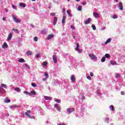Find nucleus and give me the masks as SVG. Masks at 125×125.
Segmentation results:
<instances>
[{"label": "nucleus", "mask_w": 125, "mask_h": 125, "mask_svg": "<svg viewBox=\"0 0 125 125\" xmlns=\"http://www.w3.org/2000/svg\"><path fill=\"white\" fill-rule=\"evenodd\" d=\"M31 114V110H27L26 112H25V115L28 117L29 119H35V116H31L30 114Z\"/></svg>", "instance_id": "obj_1"}, {"label": "nucleus", "mask_w": 125, "mask_h": 125, "mask_svg": "<svg viewBox=\"0 0 125 125\" xmlns=\"http://www.w3.org/2000/svg\"><path fill=\"white\" fill-rule=\"evenodd\" d=\"M89 57H90V58H91V59L92 60H95L97 59V57L92 54H89Z\"/></svg>", "instance_id": "obj_2"}, {"label": "nucleus", "mask_w": 125, "mask_h": 125, "mask_svg": "<svg viewBox=\"0 0 125 125\" xmlns=\"http://www.w3.org/2000/svg\"><path fill=\"white\" fill-rule=\"evenodd\" d=\"M12 17L14 21H15V22H16V23H20L21 22V21H19V20H18V19H16V17H15V16H14V15H12Z\"/></svg>", "instance_id": "obj_3"}, {"label": "nucleus", "mask_w": 125, "mask_h": 125, "mask_svg": "<svg viewBox=\"0 0 125 125\" xmlns=\"http://www.w3.org/2000/svg\"><path fill=\"white\" fill-rule=\"evenodd\" d=\"M75 108H68L66 109V111L67 112V113H68V114H71V113H73V112L74 111Z\"/></svg>", "instance_id": "obj_4"}, {"label": "nucleus", "mask_w": 125, "mask_h": 125, "mask_svg": "<svg viewBox=\"0 0 125 125\" xmlns=\"http://www.w3.org/2000/svg\"><path fill=\"white\" fill-rule=\"evenodd\" d=\"M90 22H91V19L90 18H89L85 21H84V24H85V25H87V24H89Z\"/></svg>", "instance_id": "obj_5"}, {"label": "nucleus", "mask_w": 125, "mask_h": 125, "mask_svg": "<svg viewBox=\"0 0 125 125\" xmlns=\"http://www.w3.org/2000/svg\"><path fill=\"white\" fill-rule=\"evenodd\" d=\"M119 9H120V10H124V7L123 6V2H120L119 3Z\"/></svg>", "instance_id": "obj_6"}, {"label": "nucleus", "mask_w": 125, "mask_h": 125, "mask_svg": "<svg viewBox=\"0 0 125 125\" xmlns=\"http://www.w3.org/2000/svg\"><path fill=\"white\" fill-rule=\"evenodd\" d=\"M70 80L72 83H75V82H76V77H75V75H71L70 77Z\"/></svg>", "instance_id": "obj_7"}, {"label": "nucleus", "mask_w": 125, "mask_h": 125, "mask_svg": "<svg viewBox=\"0 0 125 125\" xmlns=\"http://www.w3.org/2000/svg\"><path fill=\"white\" fill-rule=\"evenodd\" d=\"M54 38V35L53 34H49L47 36V40H51Z\"/></svg>", "instance_id": "obj_8"}, {"label": "nucleus", "mask_w": 125, "mask_h": 125, "mask_svg": "<svg viewBox=\"0 0 125 125\" xmlns=\"http://www.w3.org/2000/svg\"><path fill=\"white\" fill-rule=\"evenodd\" d=\"M93 14L95 18H98L99 17V14L98 13L94 12Z\"/></svg>", "instance_id": "obj_9"}, {"label": "nucleus", "mask_w": 125, "mask_h": 125, "mask_svg": "<svg viewBox=\"0 0 125 125\" xmlns=\"http://www.w3.org/2000/svg\"><path fill=\"white\" fill-rule=\"evenodd\" d=\"M12 39V33H11L8 35V38L7 39V41H10Z\"/></svg>", "instance_id": "obj_10"}, {"label": "nucleus", "mask_w": 125, "mask_h": 125, "mask_svg": "<svg viewBox=\"0 0 125 125\" xmlns=\"http://www.w3.org/2000/svg\"><path fill=\"white\" fill-rule=\"evenodd\" d=\"M44 75L45 76V78L42 80V82H45L46 81L47 79V72H45Z\"/></svg>", "instance_id": "obj_11"}, {"label": "nucleus", "mask_w": 125, "mask_h": 125, "mask_svg": "<svg viewBox=\"0 0 125 125\" xmlns=\"http://www.w3.org/2000/svg\"><path fill=\"white\" fill-rule=\"evenodd\" d=\"M53 60L54 63H56L57 62V58L56 55L53 56Z\"/></svg>", "instance_id": "obj_12"}, {"label": "nucleus", "mask_w": 125, "mask_h": 125, "mask_svg": "<svg viewBox=\"0 0 125 125\" xmlns=\"http://www.w3.org/2000/svg\"><path fill=\"white\" fill-rule=\"evenodd\" d=\"M57 22V17H55L54 18V21L53 23L54 26L56 25Z\"/></svg>", "instance_id": "obj_13"}, {"label": "nucleus", "mask_w": 125, "mask_h": 125, "mask_svg": "<svg viewBox=\"0 0 125 125\" xmlns=\"http://www.w3.org/2000/svg\"><path fill=\"white\" fill-rule=\"evenodd\" d=\"M2 47V48H7V47H8V45H7V43L5 42L3 43Z\"/></svg>", "instance_id": "obj_14"}, {"label": "nucleus", "mask_w": 125, "mask_h": 125, "mask_svg": "<svg viewBox=\"0 0 125 125\" xmlns=\"http://www.w3.org/2000/svg\"><path fill=\"white\" fill-rule=\"evenodd\" d=\"M111 41H112V39L111 38H109L105 42L104 44H107L109 43V42H111Z\"/></svg>", "instance_id": "obj_15"}, {"label": "nucleus", "mask_w": 125, "mask_h": 125, "mask_svg": "<svg viewBox=\"0 0 125 125\" xmlns=\"http://www.w3.org/2000/svg\"><path fill=\"white\" fill-rule=\"evenodd\" d=\"M19 5L21 7H26V4L24 3H20Z\"/></svg>", "instance_id": "obj_16"}, {"label": "nucleus", "mask_w": 125, "mask_h": 125, "mask_svg": "<svg viewBox=\"0 0 125 125\" xmlns=\"http://www.w3.org/2000/svg\"><path fill=\"white\" fill-rule=\"evenodd\" d=\"M65 20H66V16H63L62 17V24H64V23H65Z\"/></svg>", "instance_id": "obj_17"}, {"label": "nucleus", "mask_w": 125, "mask_h": 125, "mask_svg": "<svg viewBox=\"0 0 125 125\" xmlns=\"http://www.w3.org/2000/svg\"><path fill=\"white\" fill-rule=\"evenodd\" d=\"M110 63L112 65H117V62L114 61H110Z\"/></svg>", "instance_id": "obj_18"}, {"label": "nucleus", "mask_w": 125, "mask_h": 125, "mask_svg": "<svg viewBox=\"0 0 125 125\" xmlns=\"http://www.w3.org/2000/svg\"><path fill=\"white\" fill-rule=\"evenodd\" d=\"M0 92H1V93L4 94L5 93V90L2 88L0 87Z\"/></svg>", "instance_id": "obj_19"}, {"label": "nucleus", "mask_w": 125, "mask_h": 125, "mask_svg": "<svg viewBox=\"0 0 125 125\" xmlns=\"http://www.w3.org/2000/svg\"><path fill=\"white\" fill-rule=\"evenodd\" d=\"M66 12H67V14H68V15L70 16V17H73V15L72 14H71V12H70V11L69 10H67Z\"/></svg>", "instance_id": "obj_20"}, {"label": "nucleus", "mask_w": 125, "mask_h": 125, "mask_svg": "<svg viewBox=\"0 0 125 125\" xmlns=\"http://www.w3.org/2000/svg\"><path fill=\"white\" fill-rule=\"evenodd\" d=\"M23 93L24 94H26V95H28L29 96H31V93L27 91H25L23 92Z\"/></svg>", "instance_id": "obj_21"}, {"label": "nucleus", "mask_w": 125, "mask_h": 125, "mask_svg": "<svg viewBox=\"0 0 125 125\" xmlns=\"http://www.w3.org/2000/svg\"><path fill=\"white\" fill-rule=\"evenodd\" d=\"M19 63H24V62H25V60L24 59L21 58L19 60Z\"/></svg>", "instance_id": "obj_22"}, {"label": "nucleus", "mask_w": 125, "mask_h": 125, "mask_svg": "<svg viewBox=\"0 0 125 125\" xmlns=\"http://www.w3.org/2000/svg\"><path fill=\"white\" fill-rule=\"evenodd\" d=\"M1 86L4 88H7V85H6L5 84L1 83Z\"/></svg>", "instance_id": "obj_23"}, {"label": "nucleus", "mask_w": 125, "mask_h": 125, "mask_svg": "<svg viewBox=\"0 0 125 125\" xmlns=\"http://www.w3.org/2000/svg\"><path fill=\"white\" fill-rule=\"evenodd\" d=\"M109 108L111 111H115V108H114V106H113V105L109 106Z\"/></svg>", "instance_id": "obj_24"}, {"label": "nucleus", "mask_w": 125, "mask_h": 125, "mask_svg": "<svg viewBox=\"0 0 125 125\" xmlns=\"http://www.w3.org/2000/svg\"><path fill=\"white\" fill-rule=\"evenodd\" d=\"M12 30L14 31V33H17V34H18V33H19V30H18V29H17L13 28Z\"/></svg>", "instance_id": "obj_25"}, {"label": "nucleus", "mask_w": 125, "mask_h": 125, "mask_svg": "<svg viewBox=\"0 0 125 125\" xmlns=\"http://www.w3.org/2000/svg\"><path fill=\"white\" fill-rule=\"evenodd\" d=\"M54 101L57 103H61V100L57 99H54Z\"/></svg>", "instance_id": "obj_26"}, {"label": "nucleus", "mask_w": 125, "mask_h": 125, "mask_svg": "<svg viewBox=\"0 0 125 125\" xmlns=\"http://www.w3.org/2000/svg\"><path fill=\"white\" fill-rule=\"evenodd\" d=\"M15 90L16 91H17V92H19L20 91H21L20 88L18 87H16V88H15Z\"/></svg>", "instance_id": "obj_27"}, {"label": "nucleus", "mask_w": 125, "mask_h": 125, "mask_svg": "<svg viewBox=\"0 0 125 125\" xmlns=\"http://www.w3.org/2000/svg\"><path fill=\"white\" fill-rule=\"evenodd\" d=\"M79 48H80V44L79 43H77L76 45V47L75 48V50L77 49H79Z\"/></svg>", "instance_id": "obj_28"}, {"label": "nucleus", "mask_w": 125, "mask_h": 125, "mask_svg": "<svg viewBox=\"0 0 125 125\" xmlns=\"http://www.w3.org/2000/svg\"><path fill=\"white\" fill-rule=\"evenodd\" d=\"M26 54L28 56H30L32 54V52L30 50H28L26 52Z\"/></svg>", "instance_id": "obj_29"}, {"label": "nucleus", "mask_w": 125, "mask_h": 125, "mask_svg": "<svg viewBox=\"0 0 125 125\" xmlns=\"http://www.w3.org/2000/svg\"><path fill=\"white\" fill-rule=\"evenodd\" d=\"M101 61V62H105V61H106V58L105 57H103Z\"/></svg>", "instance_id": "obj_30"}, {"label": "nucleus", "mask_w": 125, "mask_h": 125, "mask_svg": "<svg viewBox=\"0 0 125 125\" xmlns=\"http://www.w3.org/2000/svg\"><path fill=\"white\" fill-rule=\"evenodd\" d=\"M54 107L55 108L57 109H59V108H60V106H59V105L57 104H54Z\"/></svg>", "instance_id": "obj_31"}, {"label": "nucleus", "mask_w": 125, "mask_h": 125, "mask_svg": "<svg viewBox=\"0 0 125 125\" xmlns=\"http://www.w3.org/2000/svg\"><path fill=\"white\" fill-rule=\"evenodd\" d=\"M104 122H105V123H109V118L105 117L104 118Z\"/></svg>", "instance_id": "obj_32"}, {"label": "nucleus", "mask_w": 125, "mask_h": 125, "mask_svg": "<svg viewBox=\"0 0 125 125\" xmlns=\"http://www.w3.org/2000/svg\"><path fill=\"white\" fill-rule=\"evenodd\" d=\"M91 27H92L93 30H94V31H95V30H96V27L95 26V25H94V24H92Z\"/></svg>", "instance_id": "obj_33"}, {"label": "nucleus", "mask_w": 125, "mask_h": 125, "mask_svg": "<svg viewBox=\"0 0 125 125\" xmlns=\"http://www.w3.org/2000/svg\"><path fill=\"white\" fill-rule=\"evenodd\" d=\"M31 85L33 87H37V84H36V83H31Z\"/></svg>", "instance_id": "obj_34"}, {"label": "nucleus", "mask_w": 125, "mask_h": 125, "mask_svg": "<svg viewBox=\"0 0 125 125\" xmlns=\"http://www.w3.org/2000/svg\"><path fill=\"white\" fill-rule=\"evenodd\" d=\"M104 57H105V58H109L110 57V54H105L104 55Z\"/></svg>", "instance_id": "obj_35"}, {"label": "nucleus", "mask_w": 125, "mask_h": 125, "mask_svg": "<svg viewBox=\"0 0 125 125\" xmlns=\"http://www.w3.org/2000/svg\"><path fill=\"white\" fill-rule=\"evenodd\" d=\"M10 100H7V99H5V103H10Z\"/></svg>", "instance_id": "obj_36"}, {"label": "nucleus", "mask_w": 125, "mask_h": 125, "mask_svg": "<svg viewBox=\"0 0 125 125\" xmlns=\"http://www.w3.org/2000/svg\"><path fill=\"white\" fill-rule=\"evenodd\" d=\"M42 66H46L47 65V62H43L42 63Z\"/></svg>", "instance_id": "obj_37"}, {"label": "nucleus", "mask_w": 125, "mask_h": 125, "mask_svg": "<svg viewBox=\"0 0 125 125\" xmlns=\"http://www.w3.org/2000/svg\"><path fill=\"white\" fill-rule=\"evenodd\" d=\"M77 52H78V53H82V50L79 49H77V50H75Z\"/></svg>", "instance_id": "obj_38"}, {"label": "nucleus", "mask_w": 125, "mask_h": 125, "mask_svg": "<svg viewBox=\"0 0 125 125\" xmlns=\"http://www.w3.org/2000/svg\"><path fill=\"white\" fill-rule=\"evenodd\" d=\"M30 93H31V94H33V95H35V94H36V91H31V92H30Z\"/></svg>", "instance_id": "obj_39"}, {"label": "nucleus", "mask_w": 125, "mask_h": 125, "mask_svg": "<svg viewBox=\"0 0 125 125\" xmlns=\"http://www.w3.org/2000/svg\"><path fill=\"white\" fill-rule=\"evenodd\" d=\"M24 67H25V68H29V65H28V64L27 63H24L23 64Z\"/></svg>", "instance_id": "obj_40"}, {"label": "nucleus", "mask_w": 125, "mask_h": 125, "mask_svg": "<svg viewBox=\"0 0 125 125\" xmlns=\"http://www.w3.org/2000/svg\"><path fill=\"white\" fill-rule=\"evenodd\" d=\"M82 9V6H79L78 7V10H79V11H81Z\"/></svg>", "instance_id": "obj_41"}, {"label": "nucleus", "mask_w": 125, "mask_h": 125, "mask_svg": "<svg viewBox=\"0 0 125 125\" xmlns=\"http://www.w3.org/2000/svg\"><path fill=\"white\" fill-rule=\"evenodd\" d=\"M34 41H35V42H38V37H35L34 38Z\"/></svg>", "instance_id": "obj_42"}, {"label": "nucleus", "mask_w": 125, "mask_h": 125, "mask_svg": "<svg viewBox=\"0 0 125 125\" xmlns=\"http://www.w3.org/2000/svg\"><path fill=\"white\" fill-rule=\"evenodd\" d=\"M40 54H37L36 55H35V57L36 58H39V57H40Z\"/></svg>", "instance_id": "obj_43"}, {"label": "nucleus", "mask_w": 125, "mask_h": 125, "mask_svg": "<svg viewBox=\"0 0 125 125\" xmlns=\"http://www.w3.org/2000/svg\"><path fill=\"white\" fill-rule=\"evenodd\" d=\"M97 95L99 96H100V95H102V94L98 91L97 92Z\"/></svg>", "instance_id": "obj_44"}, {"label": "nucleus", "mask_w": 125, "mask_h": 125, "mask_svg": "<svg viewBox=\"0 0 125 125\" xmlns=\"http://www.w3.org/2000/svg\"><path fill=\"white\" fill-rule=\"evenodd\" d=\"M47 100H52V98L51 97H47Z\"/></svg>", "instance_id": "obj_45"}, {"label": "nucleus", "mask_w": 125, "mask_h": 125, "mask_svg": "<svg viewBox=\"0 0 125 125\" xmlns=\"http://www.w3.org/2000/svg\"><path fill=\"white\" fill-rule=\"evenodd\" d=\"M70 28L71 29H72V30H75V26H73V25H71L70 26Z\"/></svg>", "instance_id": "obj_46"}, {"label": "nucleus", "mask_w": 125, "mask_h": 125, "mask_svg": "<svg viewBox=\"0 0 125 125\" xmlns=\"http://www.w3.org/2000/svg\"><path fill=\"white\" fill-rule=\"evenodd\" d=\"M113 19H117V18H118V16L116 15H114L113 16Z\"/></svg>", "instance_id": "obj_47"}, {"label": "nucleus", "mask_w": 125, "mask_h": 125, "mask_svg": "<svg viewBox=\"0 0 125 125\" xmlns=\"http://www.w3.org/2000/svg\"><path fill=\"white\" fill-rule=\"evenodd\" d=\"M87 79L89 80V81H91V77H90V76L87 77Z\"/></svg>", "instance_id": "obj_48"}, {"label": "nucleus", "mask_w": 125, "mask_h": 125, "mask_svg": "<svg viewBox=\"0 0 125 125\" xmlns=\"http://www.w3.org/2000/svg\"><path fill=\"white\" fill-rule=\"evenodd\" d=\"M50 15L52 16H55V13H51L50 14Z\"/></svg>", "instance_id": "obj_49"}, {"label": "nucleus", "mask_w": 125, "mask_h": 125, "mask_svg": "<svg viewBox=\"0 0 125 125\" xmlns=\"http://www.w3.org/2000/svg\"><path fill=\"white\" fill-rule=\"evenodd\" d=\"M90 77H93V76H94V74H93L92 72H90Z\"/></svg>", "instance_id": "obj_50"}, {"label": "nucleus", "mask_w": 125, "mask_h": 125, "mask_svg": "<svg viewBox=\"0 0 125 125\" xmlns=\"http://www.w3.org/2000/svg\"><path fill=\"white\" fill-rule=\"evenodd\" d=\"M120 77H121V76L120 75V74H117L116 78H120Z\"/></svg>", "instance_id": "obj_51"}, {"label": "nucleus", "mask_w": 125, "mask_h": 125, "mask_svg": "<svg viewBox=\"0 0 125 125\" xmlns=\"http://www.w3.org/2000/svg\"><path fill=\"white\" fill-rule=\"evenodd\" d=\"M121 95H125V92L121 91Z\"/></svg>", "instance_id": "obj_52"}, {"label": "nucleus", "mask_w": 125, "mask_h": 125, "mask_svg": "<svg viewBox=\"0 0 125 125\" xmlns=\"http://www.w3.org/2000/svg\"><path fill=\"white\" fill-rule=\"evenodd\" d=\"M58 125H66L64 123H60Z\"/></svg>", "instance_id": "obj_53"}, {"label": "nucleus", "mask_w": 125, "mask_h": 125, "mask_svg": "<svg viewBox=\"0 0 125 125\" xmlns=\"http://www.w3.org/2000/svg\"><path fill=\"white\" fill-rule=\"evenodd\" d=\"M12 6L13 8H14V9H15L16 8V6H15V5H12Z\"/></svg>", "instance_id": "obj_54"}, {"label": "nucleus", "mask_w": 125, "mask_h": 125, "mask_svg": "<svg viewBox=\"0 0 125 125\" xmlns=\"http://www.w3.org/2000/svg\"><path fill=\"white\" fill-rule=\"evenodd\" d=\"M72 37L74 40H76V37H75V35H74V34H72Z\"/></svg>", "instance_id": "obj_55"}, {"label": "nucleus", "mask_w": 125, "mask_h": 125, "mask_svg": "<svg viewBox=\"0 0 125 125\" xmlns=\"http://www.w3.org/2000/svg\"><path fill=\"white\" fill-rule=\"evenodd\" d=\"M2 20L3 21H5V18L4 17H3Z\"/></svg>", "instance_id": "obj_56"}, {"label": "nucleus", "mask_w": 125, "mask_h": 125, "mask_svg": "<svg viewBox=\"0 0 125 125\" xmlns=\"http://www.w3.org/2000/svg\"><path fill=\"white\" fill-rule=\"evenodd\" d=\"M62 12H63V13H65V9H62Z\"/></svg>", "instance_id": "obj_57"}, {"label": "nucleus", "mask_w": 125, "mask_h": 125, "mask_svg": "<svg viewBox=\"0 0 125 125\" xmlns=\"http://www.w3.org/2000/svg\"><path fill=\"white\" fill-rule=\"evenodd\" d=\"M44 98H45V99L46 100H47V97L45 96V97H44Z\"/></svg>", "instance_id": "obj_58"}, {"label": "nucleus", "mask_w": 125, "mask_h": 125, "mask_svg": "<svg viewBox=\"0 0 125 125\" xmlns=\"http://www.w3.org/2000/svg\"><path fill=\"white\" fill-rule=\"evenodd\" d=\"M57 111H59V112H60V108H58V109H57Z\"/></svg>", "instance_id": "obj_59"}, {"label": "nucleus", "mask_w": 125, "mask_h": 125, "mask_svg": "<svg viewBox=\"0 0 125 125\" xmlns=\"http://www.w3.org/2000/svg\"><path fill=\"white\" fill-rule=\"evenodd\" d=\"M116 2H118L119 1V0H114Z\"/></svg>", "instance_id": "obj_60"}, {"label": "nucleus", "mask_w": 125, "mask_h": 125, "mask_svg": "<svg viewBox=\"0 0 125 125\" xmlns=\"http://www.w3.org/2000/svg\"><path fill=\"white\" fill-rule=\"evenodd\" d=\"M76 0V1L79 2V1H80L81 0Z\"/></svg>", "instance_id": "obj_61"}, {"label": "nucleus", "mask_w": 125, "mask_h": 125, "mask_svg": "<svg viewBox=\"0 0 125 125\" xmlns=\"http://www.w3.org/2000/svg\"><path fill=\"white\" fill-rule=\"evenodd\" d=\"M48 8H49V9L51 8V6H49Z\"/></svg>", "instance_id": "obj_62"}, {"label": "nucleus", "mask_w": 125, "mask_h": 125, "mask_svg": "<svg viewBox=\"0 0 125 125\" xmlns=\"http://www.w3.org/2000/svg\"><path fill=\"white\" fill-rule=\"evenodd\" d=\"M32 1H36V0H31Z\"/></svg>", "instance_id": "obj_63"}, {"label": "nucleus", "mask_w": 125, "mask_h": 125, "mask_svg": "<svg viewBox=\"0 0 125 125\" xmlns=\"http://www.w3.org/2000/svg\"><path fill=\"white\" fill-rule=\"evenodd\" d=\"M82 4H83V5H84V3H83Z\"/></svg>", "instance_id": "obj_64"}]
</instances>
